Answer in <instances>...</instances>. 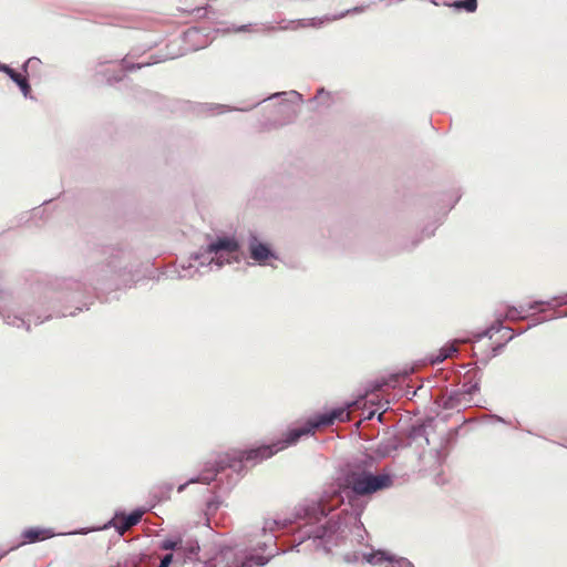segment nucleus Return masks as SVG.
<instances>
[{"mask_svg":"<svg viewBox=\"0 0 567 567\" xmlns=\"http://www.w3.org/2000/svg\"><path fill=\"white\" fill-rule=\"evenodd\" d=\"M456 9H464L467 12H474L477 9V0H462L453 3Z\"/></svg>","mask_w":567,"mask_h":567,"instance_id":"nucleus-12","label":"nucleus"},{"mask_svg":"<svg viewBox=\"0 0 567 567\" xmlns=\"http://www.w3.org/2000/svg\"><path fill=\"white\" fill-rule=\"evenodd\" d=\"M209 567H244L233 550H223L210 560Z\"/></svg>","mask_w":567,"mask_h":567,"instance_id":"nucleus-5","label":"nucleus"},{"mask_svg":"<svg viewBox=\"0 0 567 567\" xmlns=\"http://www.w3.org/2000/svg\"><path fill=\"white\" fill-rule=\"evenodd\" d=\"M456 351L457 349L453 346L442 349V354L439 358L440 361H443L444 359L451 357Z\"/></svg>","mask_w":567,"mask_h":567,"instance_id":"nucleus-14","label":"nucleus"},{"mask_svg":"<svg viewBox=\"0 0 567 567\" xmlns=\"http://www.w3.org/2000/svg\"><path fill=\"white\" fill-rule=\"evenodd\" d=\"M250 256L254 260L262 262L271 256V251L261 243H252L250 245Z\"/></svg>","mask_w":567,"mask_h":567,"instance_id":"nucleus-10","label":"nucleus"},{"mask_svg":"<svg viewBox=\"0 0 567 567\" xmlns=\"http://www.w3.org/2000/svg\"><path fill=\"white\" fill-rule=\"evenodd\" d=\"M173 560H175V559H174V555L168 554V555H166V556H164V557H163V559L161 560V565H159V567H168V566H169V564H171Z\"/></svg>","mask_w":567,"mask_h":567,"instance_id":"nucleus-16","label":"nucleus"},{"mask_svg":"<svg viewBox=\"0 0 567 567\" xmlns=\"http://www.w3.org/2000/svg\"><path fill=\"white\" fill-rule=\"evenodd\" d=\"M507 317H509L512 319H515L516 315L514 313V310H509L508 313H507Z\"/></svg>","mask_w":567,"mask_h":567,"instance_id":"nucleus-18","label":"nucleus"},{"mask_svg":"<svg viewBox=\"0 0 567 567\" xmlns=\"http://www.w3.org/2000/svg\"><path fill=\"white\" fill-rule=\"evenodd\" d=\"M246 30H247V28L245 25L237 29V31H246Z\"/></svg>","mask_w":567,"mask_h":567,"instance_id":"nucleus-19","label":"nucleus"},{"mask_svg":"<svg viewBox=\"0 0 567 567\" xmlns=\"http://www.w3.org/2000/svg\"><path fill=\"white\" fill-rule=\"evenodd\" d=\"M329 498L331 501L336 499V504L328 506V498H321L318 505L313 508V512H319L321 516H327L334 507L342 503V497L340 496L339 492H333L332 495L329 496Z\"/></svg>","mask_w":567,"mask_h":567,"instance_id":"nucleus-7","label":"nucleus"},{"mask_svg":"<svg viewBox=\"0 0 567 567\" xmlns=\"http://www.w3.org/2000/svg\"><path fill=\"white\" fill-rule=\"evenodd\" d=\"M238 250V244L233 238H218L215 243H212L208 246V251L214 254L215 257L212 261H216L218 266H221L225 261L229 262L228 258L225 256H230Z\"/></svg>","mask_w":567,"mask_h":567,"instance_id":"nucleus-3","label":"nucleus"},{"mask_svg":"<svg viewBox=\"0 0 567 567\" xmlns=\"http://www.w3.org/2000/svg\"><path fill=\"white\" fill-rule=\"evenodd\" d=\"M391 485L392 478L389 474L374 475L364 468H353L344 476L340 489L342 492L350 491L353 496H370Z\"/></svg>","mask_w":567,"mask_h":567,"instance_id":"nucleus-2","label":"nucleus"},{"mask_svg":"<svg viewBox=\"0 0 567 567\" xmlns=\"http://www.w3.org/2000/svg\"><path fill=\"white\" fill-rule=\"evenodd\" d=\"M162 549H165V550H179L182 548V539H165L163 543H162Z\"/></svg>","mask_w":567,"mask_h":567,"instance_id":"nucleus-13","label":"nucleus"},{"mask_svg":"<svg viewBox=\"0 0 567 567\" xmlns=\"http://www.w3.org/2000/svg\"><path fill=\"white\" fill-rule=\"evenodd\" d=\"M349 420L350 412L347 408H338L332 410L330 413L317 415L308 421L307 426L289 431L281 446H278L277 444L262 445L250 450H234L226 453L225 456L220 457L217 462V468L215 470L214 475L227 467H236L237 464L250 463L254 465L272 456L279 450L296 443L302 435L312 433L320 426L331 425L334 421L347 422Z\"/></svg>","mask_w":567,"mask_h":567,"instance_id":"nucleus-1","label":"nucleus"},{"mask_svg":"<svg viewBox=\"0 0 567 567\" xmlns=\"http://www.w3.org/2000/svg\"><path fill=\"white\" fill-rule=\"evenodd\" d=\"M142 515L143 513L140 511H135L128 515H116L112 520V525L120 535H124L130 528L140 523Z\"/></svg>","mask_w":567,"mask_h":567,"instance_id":"nucleus-4","label":"nucleus"},{"mask_svg":"<svg viewBox=\"0 0 567 567\" xmlns=\"http://www.w3.org/2000/svg\"><path fill=\"white\" fill-rule=\"evenodd\" d=\"M0 70L7 73L10 76V79L19 85L24 96L29 95V93L31 92V86L24 75L16 72L8 65H1Z\"/></svg>","mask_w":567,"mask_h":567,"instance_id":"nucleus-6","label":"nucleus"},{"mask_svg":"<svg viewBox=\"0 0 567 567\" xmlns=\"http://www.w3.org/2000/svg\"><path fill=\"white\" fill-rule=\"evenodd\" d=\"M24 543H35L39 540H44L52 536L51 532L48 529L41 528H30L23 532L22 534Z\"/></svg>","mask_w":567,"mask_h":567,"instance_id":"nucleus-8","label":"nucleus"},{"mask_svg":"<svg viewBox=\"0 0 567 567\" xmlns=\"http://www.w3.org/2000/svg\"><path fill=\"white\" fill-rule=\"evenodd\" d=\"M173 560H175V559H174V555L168 554V555H166V556H164V557H163V559L161 560V565H159V567H168V566H169V564H171Z\"/></svg>","mask_w":567,"mask_h":567,"instance_id":"nucleus-15","label":"nucleus"},{"mask_svg":"<svg viewBox=\"0 0 567 567\" xmlns=\"http://www.w3.org/2000/svg\"><path fill=\"white\" fill-rule=\"evenodd\" d=\"M198 549V546H195L193 544H185L182 540V548L179 550H174L172 555H174L175 561L184 560L185 558H189L192 555H196V550Z\"/></svg>","mask_w":567,"mask_h":567,"instance_id":"nucleus-11","label":"nucleus"},{"mask_svg":"<svg viewBox=\"0 0 567 567\" xmlns=\"http://www.w3.org/2000/svg\"><path fill=\"white\" fill-rule=\"evenodd\" d=\"M390 567H413V565L409 560L400 558L395 564H393Z\"/></svg>","mask_w":567,"mask_h":567,"instance_id":"nucleus-17","label":"nucleus"},{"mask_svg":"<svg viewBox=\"0 0 567 567\" xmlns=\"http://www.w3.org/2000/svg\"><path fill=\"white\" fill-rule=\"evenodd\" d=\"M365 560L371 565H380L384 561H389L390 566L395 564L399 559H394L389 553L383 550H377L364 556Z\"/></svg>","mask_w":567,"mask_h":567,"instance_id":"nucleus-9","label":"nucleus"}]
</instances>
